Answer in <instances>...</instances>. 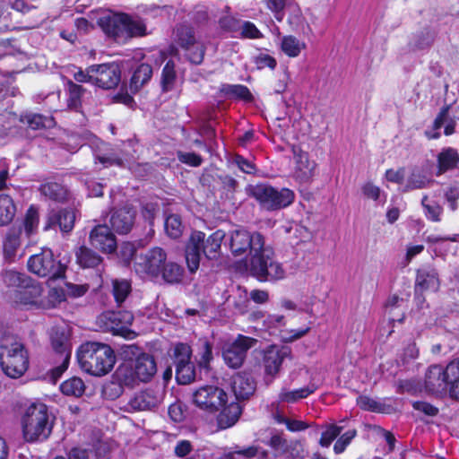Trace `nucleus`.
I'll return each instance as SVG.
<instances>
[{"mask_svg": "<svg viewBox=\"0 0 459 459\" xmlns=\"http://www.w3.org/2000/svg\"><path fill=\"white\" fill-rule=\"evenodd\" d=\"M224 238L225 233L221 230L213 232L206 239L204 232L194 231L186 248V260L189 271L195 273L198 269L202 254L208 259H216Z\"/></svg>", "mask_w": 459, "mask_h": 459, "instance_id": "7ed1b4c3", "label": "nucleus"}, {"mask_svg": "<svg viewBox=\"0 0 459 459\" xmlns=\"http://www.w3.org/2000/svg\"><path fill=\"white\" fill-rule=\"evenodd\" d=\"M282 454L291 459H302L305 457L303 445L298 441L288 442Z\"/></svg>", "mask_w": 459, "mask_h": 459, "instance_id": "680f3d73", "label": "nucleus"}, {"mask_svg": "<svg viewBox=\"0 0 459 459\" xmlns=\"http://www.w3.org/2000/svg\"><path fill=\"white\" fill-rule=\"evenodd\" d=\"M440 365L429 367L424 380L425 391L435 395L443 396L447 394V377Z\"/></svg>", "mask_w": 459, "mask_h": 459, "instance_id": "aec40b11", "label": "nucleus"}, {"mask_svg": "<svg viewBox=\"0 0 459 459\" xmlns=\"http://www.w3.org/2000/svg\"><path fill=\"white\" fill-rule=\"evenodd\" d=\"M60 390L65 395L80 397L85 390L83 381L80 377H71L60 385Z\"/></svg>", "mask_w": 459, "mask_h": 459, "instance_id": "79ce46f5", "label": "nucleus"}, {"mask_svg": "<svg viewBox=\"0 0 459 459\" xmlns=\"http://www.w3.org/2000/svg\"><path fill=\"white\" fill-rule=\"evenodd\" d=\"M280 48L289 57H298L307 49V43L293 35H285L281 38Z\"/></svg>", "mask_w": 459, "mask_h": 459, "instance_id": "7c9ffc66", "label": "nucleus"}, {"mask_svg": "<svg viewBox=\"0 0 459 459\" xmlns=\"http://www.w3.org/2000/svg\"><path fill=\"white\" fill-rule=\"evenodd\" d=\"M50 339L57 358L55 359L56 366L48 372V377L51 383L55 384L68 368L72 354L70 331L66 326H56L52 328Z\"/></svg>", "mask_w": 459, "mask_h": 459, "instance_id": "0eeeda50", "label": "nucleus"}, {"mask_svg": "<svg viewBox=\"0 0 459 459\" xmlns=\"http://www.w3.org/2000/svg\"><path fill=\"white\" fill-rule=\"evenodd\" d=\"M438 288L439 280L434 269H420L418 271L415 285L417 292L437 291Z\"/></svg>", "mask_w": 459, "mask_h": 459, "instance_id": "a878e982", "label": "nucleus"}, {"mask_svg": "<svg viewBox=\"0 0 459 459\" xmlns=\"http://www.w3.org/2000/svg\"><path fill=\"white\" fill-rule=\"evenodd\" d=\"M91 245L105 254H111L117 248L114 234L106 225L96 226L90 234Z\"/></svg>", "mask_w": 459, "mask_h": 459, "instance_id": "4be33fe9", "label": "nucleus"}, {"mask_svg": "<svg viewBox=\"0 0 459 459\" xmlns=\"http://www.w3.org/2000/svg\"><path fill=\"white\" fill-rule=\"evenodd\" d=\"M232 389L237 399H247L255 390L254 379L246 374H238L233 379Z\"/></svg>", "mask_w": 459, "mask_h": 459, "instance_id": "c756f323", "label": "nucleus"}, {"mask_svg": "<svg viewBox=\"0 0 459 459\" xmlns=\"http://www.w3.org/2000/svg\"><path fill=\"white\" fill-rule=\"evenodd\" d=\"M75 221V214L73 210H63L58 212H52L48 216L45 230H48L55 225H58L64 232H69L73 230Z\"/></svg>", "mask_w": 459, "mask_h": 459, "instance_id": "cd10ccee", "label": "nucleus"}, {"mask_svg": "<svg viewBox=\"0 0 459 459\" xmlns=\"http://www.w3.org/2000/svg\"><path fill=\"white\" fill-rule=\"evenodd\" d=\"M456 122L448 115L446 109L442 110L434 121V130L437 131L444 126V134L451 135L455 133Z\"/></svg>", "mask_w": 459, "mask_h": 459, "instance_id": "c03bdc74", "label": "nucleus"}, {"mask_svg": "<svg viewBox=\"0 0 459 459\" xmlns=\"http://www.w3.org/2000/svg\"><path fill=\"white\" fill-rule=\"evenodd\" d=\"M176 78L175 65L172 61H169L163 68L161 83L165 91L172 88Z\"/></svg>", "mask_w": 459, "mask_h": 459, "instance_id": "6e6d98bb", "label": "nucleus"}, {"mask_svg": "<svg viewBox=\"0 0 459 459\" xmlns=\"http://www.w3.org/2000/svg\"><path fill=\"white\" fill-rule=\"evenodd\" d=\"M273 419L279 424H285L287 429L291 432L302 431L309 427V424L307 422L299 420L289 419L281 414L279 411H275L273 413Z\"/></svg>", "mask_w": 459, "mask_h": 459, "instance_id": "49530a36", "label": "nucleus"}, {"mask_svg": "<svg viewBox=\"0 0 459 459\" xmlns=\"http://www.w3.org/2000/svg\"><path fill=\"white\" fill-rule=\"evenodd\" d=\"M65 290L62 288H52L47 296L42 294L41 309H50L65 300Z\"/></svg>", "mask_w": 459, "mask_h": 459, "instance_id": "ea45409f", "label": "nucleus"}, {"mask_svg": "<svg viewBox=\"0 0 459 459\" xmlns=\"http://www.w3.org/2000/svg\"><path fill=\"white\" fill-rule=\"evenodd\" d=\"M177 41L184 51L186 58L192 64L199 65L204 60L205 48L200 39L196 38L194 30L188 27L177 29Z\"/></svg>", "mask_w": 459, "mask_h": 459, "instance_id": "ddd939ff", "label": "nucleus"}, {"mask_svg": "<svg viewBox=\"0 0 459 459\" xmlns=\"http://www.w3.org/2000/svg\"><path fill=\"white\" fill-rule=\"evenodd\" d=\"M4 285L8 289L10 298L14 295L18 289H22L30 277L24 273L18 272L13 269L4 270L1 273Z\"/></svg>", "mask_w": 459, "mask_h": 459, "instance_id": "bb28decb", "label": "nucleus"}, {"mask_svg": "<svg viewBox=\"0 0 459 459\" xmlns=\"http://www.w3.org/2000/svg\"><path fill=\"white\" fill-rule=\"evenodd\" d=\"M169 416L174 422L180 423L184 421L186 416V406L180 402L172 403L169 407Z\"/></svg>", "mask_w": 459, "mask_h": 459, "instance_id": "e2e57ef3", "label": "nucleus"}, {"mask_svg": "<svg viewBox=\"0 0 459 459\" xmlns=\"http://www.w3.org/2000/svg\"><path fill=\"white\" fill-rule=\"evenodd\" d=\"M39 221L38 210L34 206H30L26 212L23 221L24 233L27 238H30L37 232Z\"/></svg>", "mask_w": 459, "mask_h": 459, "instance_id": "37998d69", "label": "nucleus"}, {"mask_svg": "<svg viewBox=\"0 0 459 459\" xmlns=\"http://www.w3.org/2000/svg\"><path fill=\"white\" fill-rule=\"evenodd\" d=\"M406 177V170L404 168H399L397 169H390L385 173V178L387 181L400 185V190L402 191L403 185H404V178Z\"/></svg>", "mask_w": 459, "mask_h": 459, "instance_id": "0e129e2a", "label": "nucleus"}, {"mask_svg": "<svg viewBox=\"0 0 459 459\" xmlns=\"http://www.w3.org/2000/svg\"><path fill=\"white\" fill-rule=\"evenodd\" d=\"M192 350L186 343H178L174 347L175 367L191 362Z\"/></svg>", "mask_w": 459, "mask_h": 459, "instance_id": "864d4df0", "label": "nucleus"}, {"mask_svg": "<svg viewBox=\"0 0 459 459\" xmlns=\"http://www.w3.org/2000/svg\"><path fill=\"white\" fill-rule=\"evenodd\" d=\"M0 365L11 378L21 377L29 368V356L24 345L12 335L1 339Z\"/></svg>", "mask_w": 459, "mask_h": 459, "instance_id": "39448f33", "label": "nucleus"}, {"mask_svg": "<svg viewBox=\"0 0 459 459\" xmlns=\"http://www.w3.org/2000/svg\"><path fill=\"white\" fill-rule=\"evenodd\" d=\"M167 260V255L160 247H154L145 253L135 255L134 270L142 279L160 280L161 267Z\"/></svg>", "mask_w": 459, "mask_h": 459, "instance_id": "9d476101", "label": "nucleus"}, {"mask_svg": "<svg viewBox=\"0 0 459 459\" xmlns=\"http://www.w3.org/2000/svg\"><path fill=\"white\" fill-rule=\"evenodd\" d=\"M293 176L299 182H308L315 176L316 162L309 158L307 152L293 147Z\"/></svg>", "mask_w": 459, "mask_h": 459, "instance_id": "6ab92c4d", "label": "nucleus"}, {"mask_svg": "<svg viewBox=\"0 0 459 459\" xmlns=\"http://www.w3.org/2000/svg\"><path fill=\"white\" fill-rule=\"evenodd\" d=\"M284 325V316L281 315H269L264 320V326L271 334H274Z\"/></svg>", "mask_w": 459, "mask_h": 459, "instance_id": "052dcab7", "label": "nucleus"}, {"mask_svg": "<svg viewBox=\"0 0 459 459\" xmlns=\"http://www.w3.org/2000/svg\"><path fill=\"white\" fill-rule=\"evenodd\" d=\"M193 401L202 410L215 411L221 410L228 403V394L218 386L207 385L199 387L193 393Z\"/></svg>", "mask_w": 459, "mask_h": 459, "instance_id": "4468645a", "label": "nucleus"}, {"mask_svg": "<svg viewBox=\"0 0 459 459\" xmlns=\"http://www.w3.org/2000/svg\"><path fill=\"white\" fill-rule=\"evenodd\" d=\"M223 91L228 96L243 100L246 101L252 100V94L248 88L245 85L241 84H229L226 85L223 89Z\"/></svg>", "mask_w": 459, "mask_h": 459, "instance_id": "603ef678", "label": "nucleus"}, {"mask_svg": "<svg viewBox=\"0 0 459 459\" xmlns=\"http://www.w3.org/2000/svg\"><path fill=\"white\" fill-rule=\"evenodd\" d=\"M44 293L43 284L30 278L22 289H18L12 300L19 306L31 309H41L42 294Z\"/></svg>", "mask_w": 459, "mask_h": 459, "instance_id": "f3484780", "label": "nucleus"}, {"mask_svg": "<svg viewBox=\"0 0 459 459\" xmlns=\"http://www.w3.org/2000/svg\"><path fill=\"white\" fill-rule=\"evenodd\" d=\"M75 256L77 264L82 268H94L102 262L99 255L86 247H79Z\"/></svg>", "mask_w": 459, "mask_h": 459, "instance_id": "c9c22d12", "label": "nucleus"}, {"mask_svg": "<svg viewBox=\"0 0 459 459\" xmlns=\"http://www.w3.org/2000/svg\"><path fill=\"white\" fill-rule=\"evenodd\" d=\"M134 218V212L131 208H122L116 211L110 219L112 228L120 234L130 231Z\"/></svg>", "mask_w": 459, "mask_h": 459, "instance_id": "393cba45", "label": "nucleus"}, {"mask_svg": "<svg viewBox=\"0 0 459 459\" xmlns=\"http://www.w3.org/2000/svg\"><path fill=\"white\" fill-rule=\"evenodd\" d=\"M458 237V235H455L453 238L429 235L427 237L426 241L430 245V249L435 254V255L446 257L449 255H455L456 253V242Z\"/></svg>", "mask_w": 459, "mask_h": 459, "instance_id": "5701e85b", "label": "nucleus"}, {"mask_svg": "<svg viewBox=\"0 0 459 459\" xmlns=\"http://www.w3.org/2000/svg\"><path fill=\"white\" fill-rule=\"evenodd\" d=\"M16 208L13 199L6 195H0V226L9 224L14 215Z\"/></svg>", "mask_w": 459, "mask_h": 459, "instance_id": "4c0bfd02", "label": "nucleus"}, {"mask_svg": "<svg viewBox=\"0 0 459 459\" xmlns=\"http://www.w3.org/2000/svg\"><path fill=\"white\" fill-rule=\"evenodd\" d=\"M429 180L420 172L413 171L403 185L402 191L409 192L415 189H421L428 186Z\"/></svg>", "mask_w": 459, "mask_h": 459, "instance_id": "09e8293b", "label": "nucleus"}, {"mask_svg": "<svg viewBox=\"0 0 459 459\" xmlns=\"http://www.w3.org/2000/svg\"><path fill=\"white\" fill-rule=\"evenodd\" d=\"M41 193L52 200L59 201L65 197L64 188L57 183H48L40 187Z\"/></svg>", "mask_w": 459, "mask_h": 459, "instance_id": "5fc2aeb1", "label": "nucleus"}, {"mask_svg": "<svg viewBox=\"0 0 459 459\" xmlns=\"http://www.w3.org/2000/svg\"><path fill=\"white\" fill-rule=\"evenodd\" d=\"M236 455L242 456L245 459H266L267 451L257 446L240 447L236 446L223 455L225 459H235Z\"/></svg>", "mask_w": 459, "mask_h": 459, "instance_id": "2f4dec72", "label": "nucleus"}, {"mask_svg": "<svg viewBox=\"0 0 459 459\" xmlns=\"http://www.w3.org/2000/svg\"><path fill=\"white\" fill-rule=\"evenodd\" d=\"M309 330V326L299 329L282 330L281 331V338L285 342H292L306 335Z\"/></svg>", "mask_w": 459, "mask_h": 459, "instance_id": "69168bd1", "label": "nucleus"}, {"mask_svg": "<svg viewBox=\"0 0 459 459\" xmlns=\"http://www.w3.org/2000/svg\"><path fill=\"white\" fill-rule=\"evenodd\" d=\"M195 366L192 362L176 367V379L180 385H187L195 380Z\"/></svg>", "mask_w": 459, "mask_h": 459, "instance_id": "de8ad7c7", "label": "nucleus"}, {"mask_svg": "<svg viewBox=\"0 0 459 459\" xmlns=\"http://www.w3.org/2000/svg\"><path fill=\"white\" fill-rule=\"evenodd\" d=\"M257 340L249 336L238 334L232 342L226 344L222 351L225 363L232 368H238L242 366L247 352L254 347Z\"/></svg>", "mask_w": 459, "mask_h": 459, "instance_id": "2eb2a0df", "label": "nucleus"}, {"mask_svg": "<svg viewBox=\"0 0 459 459\" xmlns=\"http://www.w3.org/2000/svg\"><path fill=\"white\" fill-rule=\"evenodd\" d=\"M247 267L250 274L260 281H277L286 277L283 265L275 260L273 247L266 244L255 255L249 257Z\"/></svg>", "mask_w": 459, "mask_h": 459, "instance_id": "423d86ee", "label": "nucleus"}, {"mask_svg": "<svg viewBox=\"0 0 459 459\" xmlns=\"http://www.w3.org/2000/svg\"><path fill=\"white\" fill-rule=\"evenodd\" d=\"M458 164L459 153L457 150L454 148H444L437 155V169L439 174L457 168Z\"/></svg>", "mask_w": 459, "mask_h": 459, "instance_id": "72a5a7b5", "label": "nucleus"}, {"mask_svg": "<svg viewBox=\"0 0 459 459\" xmlns=\"http://www.w3.org/2000/svg\"><path fill=\"white\" fill-rule=\"evenodd\" d=\"M93 85L102 89H112L120 82V69L115 63L91 65Z\"/></svg>", "mask_w": 459, "mask_h": 459, "instance_id": "a211bd4d", "label": "nucleus"}, {"mask_svg": "<svg viewBox=\"0 0 459 459\" xmlns=\"http://www.w3.org/2000/svg\"><path fill=\"white\" fill-rule=\"evenodd\" d=\"M166 233L172 238H178L183 232L181 218L178 214H169L165 220Z\"/></svg>", "mask_w": 459, "mask_h": 459, "instance_id": "a18cd8bd", "label": "nucleus"}, {"mask_svg": "<svg viewBox=\"0 0 459 459\" xmlns=\"http://www.w3.org/2000/svg\"><path fill=\"white\" fill-rule=\"evenodd\" d=\"M131 282L126 279H114L112 281V293L117 305H121L131 293Z\"/></svg>", "mask_w": 459, "mask_h": 459, "instance_id": "a19ab883", "label": "nucleus"}, {"mask_svg": "<svg viewBox=\"0 0 459 459\" xmlns=\"http://www.w3.org/2000/svg\"><path fill=\"white\" fill-rule=\"evenodd\" d=\"M28 270L39 277L57 279L64 277L65 265L54 258L49 248H42L40 253L31 255L27 262Z\"/></svg>", "mask_w": 459, "mask_h": 459, "instance_id": "9b49d317", "label": "nucleus"}, {"mask_svg": "<svg viewBox=\"0 0 459 459\" xmlns=\"http://www.w3.org/2000/svg\"><path fill=\"white\" fill-rule=\"evenodd\" d=\"M290 349L287 346L271 345L264 351L263 356V367L264 379L270 384L278 375L283 360L290 356Z\"/></svg>", "mask_w": 459, "mask_h": 459, "instance_id": "dca6fc26", "label": "nucleus"}, {"mask_svg": "<svg viewBox=\"0 0 459 459\" xmlns=\"http://www.w3.org/2000/svg\"><path fill=\"white\" fill-rule=\"evenodd\" d=\"M93 14L103 32L117 43L126 44L133 38L143 37L148 33L145 21L138 15L111 11Z\"/></svg>", "mask_w": 459, "mask_h": 459, "instance_id": "f257e3e1", "label": "nucleus"}, {"mask_svg": "<svg viewBox=\"0 0 459 459\" xmlns=\"http://www.w3.org/2000/svg\"><path fill=\"white\" fill-rule=\"evenodd\" d=\"M23 230L22 227H12L6 232L2 244L4 259L7 263H14L23 253L19 255L22 248V237Z\"/></svg>", "mask_w": 459, "mask_h": 459, "instance_id": "412c9836", "label": "nucleus"}, {"mask_svg": "<svg viewBox=\"0 0 459 459\" xmlns=\"http://www.w3.org/2000/svg\"><path fill=\"white\" fill-rule=\"evenodd\" d=\"M133 321L134 316L130 311H106L97 316L95 325L99 331L132 339L135 336L130 330Z\"/></svg>", "mask_w": 459, "mask_h": 459, "instance_id": "1a4fd4ad", "label": "nucleus"}, {"mask_svg": "<svg viewBox=\"0 0 459 459\" xmlns=\"http://www.w3.org/2000/svg\"><path fill=\"white\" fill-rule=\"evenodd\" d=\"M134 377L139 381L147 382L152 379L157 371L154 359L149 354H142L137 357L134 365Z\"/></svg>", "mask_w": 459, "mask_h": 459, "instance_id": "b1692460", "label": "nucleus"}, {"mask_svg": "<svg viewBox=\"0 0 459 459\" xmlns=\"http://www.w3.org/2000/svg\"><path fill=\"white\" fill-rule=\"evenodd\" d=\"M444 369L447 382L459 380V358L451 360Z\"/></svg>", "mask_w": 459, "mask_h": 459, "instance_id": "774afa93", "label": "nucleus"}, {"mask_svg": "<svg viewBox=\"0 0 459 459\" xmlns=\"http://www.w3.org/2000/svg\"><path fill=\"white\" fill-rule=\"evenodd\" d=\"M160 403L159 397L152 390H146L136 394L130 399L128 406L133 411L151 410Z\"/></svg>", "mask_w": 459, "mask_h": 459, "instance_id": "c85d7f7f", "label": "nucleus"}, {"mask_svg": "<svg viewBox=\"0 0 459 459\" xmlns=\"http://www.w3.org/2000/svg\"><path fill=\"white\" fill-rule=\"evenodd\" d=\"M264 244V237L256 231L250 232L239 229L230 233V248L235 256L243 255L248 251L250 257H253L260 252Z\"/></svg>", "mask_w": 459, "mask_h": 459, "instance_id": "f8f14e48", "label": "nucleus"}, {"mask_svg": "<svg viewBox=\"0 0 459 459\" xmlns=\"http://www.w3.org/2000/svg\"><path fill=\"white\" fill-rule=\"evenodd\" d=\"M183 277V269L181 266L175 263H167L163 264L161 267V273L160 279L163 280L168 283H178L182 280Z\"/></svg>", "mask_w": 459, "mask_h": 459, "instance_id": "58836bf2", "label": "nucleus"}, {"mask_svg": "<svg viewBox=\"0 0 459 459\" xmlns=\"http://www.w3.org/2000/svg\"><path fill=\"white\" fill-rule=\"evenodd\" d=\"M22 436L27 442L46 440L53 427V421L44 403H31L21 417Z\"/></svg>", "mask_w": 459, "mask_h": 459, "instance_id": "20e7f679", "label": "nucleus"}, {"mask_svg": "<svg viewBox=\"0 0 459 459\" xmlns=\"http://www.w3.org/2000/svg\"><path fill=\"white\" fill-rule=\"evenodd\" d=\"M240 34L245 38L259 39L262 37L261 32L255 25L250 22H242L238 30Z\"/></svg>", "mask_w": 459, "mask_h": 459, "instance_id": "338daca9", "label": "nucleus"}, {"mask_svg": "<svg viewBox=\"0 0 459 459\" xmlns=\"http://www.w3.org/2000/svg\"><path fill=\"white\" fill-rule=\"evenodd\" d=\"M152 68L148 64L140 65L131 79L130 88L134 91H137L144 83H146L152 77Z\"/></svg>", "mask_w": 459, "mask_h": 459, "instance_id": "e433bc0d", "label": "nucleus"}, {"mask_svg": "<svg viewBox=\"0 0 459 459\" xmlns=\"http://www.w3.org/2000/svg\"><path fill=\"white\" fill-rule=\"evenodd\" d=\"M317 389L315 384H310L305 387L295 390L282 388L279 393V402L287 403H295L299 400L307 398Z\"/></svg>", "mask_w": 459, "mask_h": 459, "instance_id": "473e14b6", "label": "nucleus"}, {"mask_svg": "<svg viewBox=\"0 0 459 459\" xmlns=\"http://www.w3.org/2000/svg\"><path fill=\"white\" fill-rule=\"evenodd\" d=\"M222 411L219 414L218 423L221 429H227L233 426L238 420L241 410L237 403H227L221 408Z\"/></svg>", "mask_w": 459, "mask_h": 459, "instance_id": "f704fd0d", "label": "nucleus"}, {"mask_svg": "<svg viewBox=\"0 0 459 459\" xmlns=\"http://www.w3.org/2000/svg\"><path fill=\"white\" fill-rule=\"evenodd\" d=\"M77 359L83 371L96 377L108 374L116 362L111 347L97 342L82 343L77 351Z\"/></svg>", "mask_w": 459, "mask_h": 459, "instance_id": "f03ea898", "label": "nucleus"}, {"mask_svg": "<svg viewBox=\"0 0 459 459\" xmlns=\"http://www.w3.org/2000/svg\"><path fill=\"white\" fill-rule=\"evenodd\" d=\"M425 216L432 221H441L442 207L435 201L424 196L421 201Z\"/></svg>", "mask_w": 459, "mask_h": 459, "instance_id": "8fccbe9b", "label": "nucleus"}, {"mask_svg": "<svg viewBox=\"0 0 459 459\" xmlns=\"http://www.w3.org/2000/svg\"><path fill=\"white\" fill-rule=\"evenodd\" d=\"M267 8L273 13L278 22H281L285 16L287 0H264Z\"/></svg>", "mask_w": 459, "mask_h": 459, "instance_id": "4d7b16f0", "label": "nucleus"}, {"mask_svg": "<svg viewBox=\"0 0 459 459\" xmlns=\"http://www.w3.org/2000/svg\"><path fill=\"white\" fill-rule=\"evenodd\" d=\"M67 87L69 95L67 100L68 108L76 110L81 106V98L84 92V89L71 81L68 82Z\"/></svg>", "mask_w": 459, "mask_h": 459, "instance_id": "3c124183", "label": "nucleus"}, {"mask_svg": "<svg viewBox=\"0 0 459 459\" xmlns=\"http://www.w3.org/2000/svg\"><path fill=\"white\" fill-rule=\"evenodd\" d=\"M342 427H339L335 424H331L326 427V429L322 433L320 438V445L327 447L335 439V437L342 432Z\"/></svg>", "mask_w": 459, "mask_h": 459, "instance_id": "13d9d810", "label": "nucleus"}, {"mask_svg": "<svg viewBox=\"0 0 459 459\" xmlns=\"http://www.w3.org/2000/svg\"><path fill=\"white\" fill-rule=\"evenodd\" d=\"M27 122L32 129H39L41 127H51L54 125L52 117H44L39 114H32L28 116Z\"/></svg>", "mask_w": 459, "mask_h": 459, "instance_id": "bf43d9fd", "label": "nucleus"}, {"mask_svg": "<svg viewBox=\"0 0 459 459\" xmlns=\"http://www.w3.org/2000/svg\"><path fill=\"white\" fill-rule=\"evenodd\" d=\"M251 194L262 208L273 211L285 208L292 204L295 195L289 188H275L270 185L260 184L252 187Z\"/></svg>", "mask_w": 459, "mask_h": 459, "instance_id": "6e6552de", "label": "nucleus"}]
</instances>
